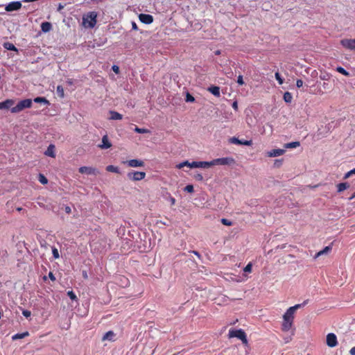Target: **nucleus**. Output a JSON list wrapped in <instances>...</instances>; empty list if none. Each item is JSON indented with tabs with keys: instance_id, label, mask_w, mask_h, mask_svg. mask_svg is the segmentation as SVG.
I'll return each mask as SVG.
<instances>
[{
	"instance_id": "f257e3e1",
	"label": "nucleus",
	"mask_w": 355,
	"mask_h": 355,
	"mask_svg": "<svg viewBox=\"0 0 355 355\" xmlns=\"http://www.w3.org/2000/svg\"><path fill=\"white\" fill-rule=\"evenodd\" d=\"M301 304H295L288 308L283 315V322L282 324V330L288 331L293 327L294 321L295 312L301 307Z\"/></svg>"
},
{
	"instance_id": "f03ea898",
	"label": "nucleus",
	"mask_w": 355,
	"mask_h": 355,
	"mask_svg": "<svg viewBox=\"0 0 355 355\" xmlns=\"http://www.w3.org/2000/svg\"><path fill=\"white\" fill-rule=\"evenodd\" d=\"M97 13L95 11L89 12L83 17V24L86 28H94L96 24Z\"/></svg>"
},
{
	"instance_id": "7ed1b4c3",
	"label": "nucleus",
	"mask_w": 355,
	"mask_h": 355,
	"mask_svg": "<svg viewBox=\"0 0 355 355\" xmlns=\"http://www.w3.org/2000/svg\"><path fill=\"white\" fill-rule=\"evenodd\" d=\"M32 100L27 98L20 101L16 106L11 107L12 113H19L26 108H30L32 106Z\"/></svg>"
},
{
	"instance_id": "20e7f679",
	"label": "nucleus",
	"mask_w": 355,
	"mask_h": 355,
	"mask_svg": "<svg viewBox=\"0 0 355 355\" xmlns=\"http://www.w3.org/2000/svg\"><path fill=\"white\" fill-rule=\"evenodd\" d=\"M234 164H235V160L231 157L217 158L211 161V166L214 165H232Z\"/></svg>"
},
{
	"instance_id": "39448f33",
	"label": "nucleus",
	"mask_w": 355,
	"mask_h": 355,
	"mask_svg": "<svg viewBox=\"0 0 355 355\" xmlns=\"http://www.w3.org/2000/svg\"><path fill=\"white\" fill-rule=\"evenodd\" d=\"M127 176L132 181H139L145 178L146 173L142 171H132L129 172Z\"/></svg>"
},
{
	"instance_id": "423d86ee",
	"label": "nucleus",
	"mask_w": 355,
	"mask_h": 355,
	"mask_svg": "<svg viewBox=\"0 0 355 355\" xmlns=\"http://www.w3.org/2000/svg\"><path fill=\"white\" fill-rule=\"evenodd\" d=\"M21 1H12L6 6L5 10L7 12L18 10L21 8Z\"/></svg>"
},
{
	"instance_id": "0eeeda50",
	"label": "nucleus",
	"mask_w": 355,
	"mask_h": 355,
	"mask_svg": "<svg viewBox=\"0 0 355 355\" xmlns=\"http://www.w3.org/2000/svg\"><path fill=\"white\" fill-rule=\"evenodd\" d=\"M245 334V331L240 329H231L229 331L228 336L229 338H237L241 340V338H242Z\"/></svg>"
},
{
	"instance_id": "6e6552de",
	"label": "nucleus",
	"mask_w": 355,
	"mask_h": 355,
	"mask_svg": "<svg viewBox=\"0 0 355 355\" xmlns=\"http://www.w3.org/2000/svg\"><path fill=\"white\" fill-rule=\"evenodd\" d=\"M327 345L330 347H334L338 345L336 336L333 333H329L327 336Z\"/></svg>"
},
{
	"instance_id": "1a4fd4ad",
	"label": "nucleus",
	"mask_w": 355,
	"mask_h": 355,
	"mask_svg": "<svg viewBox=\"0 0 355 355\" xmlns=\"http://www.w3.org/2000/svg\"><path fill=\"white\" fill-rule=\"evenodd\" d=\"M211 162H192L191 163V168H209L211 167Z\"/></svg>"
},
{
	"instance_id": "9d476101",
	"label": "nucleus",
	"mask_w": 355,
	"mask_h": 355,
	"mask_svg": "<svg viewBox=\"0 0 355 355\" xmlns=\"http://www.w3.org/2000/svg\"><path fill=\"white\" fill-rule=\"evenodd\" d=\"M341 44L346 49L355 50V39L353 40H341Z\"/></svg>"
},
{
	"instance_id": "9b49d317",
	"label": "nucleus",
	"mask_w": 355,
	"mask_h": 355,
	"mask_svg": "<svg viewBox=\"0 0 355 355\" xmlns=\"http://www.w3.org/2000/svg\"><path fill=\"white\" fill-rule=\"evenodd\" d=\"M78 171L82 174L85 173L87 175H96L98 173L96 168L89 166H81L79 168Z\"/></svg>"
},
{
	"instance_id": "f8f14e48",
	"label": "nucleus",
	"mask_w": 355,
	"mask_h": 355,
	"mask_svg": "<svg viewBox=\"0 0 355 355\" xmlns=\"http://www.w3.org/2000/svg\"><path fill=\"white\" fill-rule=\"evenodd\" d=\"M230 141L234 144L244 145L248 146H250L252 144V140H240L236 137H232L230 139Z\"/></svg>"
},
{
	"instance_id": "ddd939ff",
	"label": "nucleus",
	"mask_w": 355,
	"mask_h": 355,
	"mask_svg": "<svg viewBox=\"0 0 355 355\" xmlns=\"http://www.w3.org/2000/svg\"><path fill=\"white\" fill-rule=\"evenodd\" d=\"M139 18L142 23L146 24H150L153 21V17L148 14H140Z\"/></svg>"
},
{
	"instance_id": "4468645a",
	"label": "nucleus",
	"mask_w": 355,
	"mask_h": 355,
	"mask_svg": "<svg viewBox=\"0 0 355 355\" xmlns=\"http://www.w3.org/2000/svg\"><path fill=\"white\" fill-rule=\"evenodd\" d=\"M126 163L130 167H142L144 166V161L136 159L128 160Z\"/></svg>"
},
{
	"instance_id": "2eb2a0df",
	"label": "nucleus",
	"mask_w": 355,
	"mask_h": 355,
	"mask_svg": "<svg viewBox=\"0 0 355 355\" xmlns=\"http://www.w3.org/2000/svg\"><path fill=\"white\" fill-rule=\"evenodd\" d=\"M112 146V144L108 139L107 135H104L102 138V144L98 145V147L101 149H107Z\"/></svg>"
},
{
	"instance_id": "dca6fc26",
	"label": "nucleus",
	"mask_w": 355,
	"mask_h": 355,
	"mask_svg": "<svg viewBox=\"0 0 355 355\" xmlns=\"http://www.w3.org/2000/svg\"><path fill=\"white\" fill-rule=\"evenodd\" d=\"M285 150L284 149H274L267 153V155L270 157H278L284 155Z\"/></svg>"
},
{
	"instance_id": "f3484780",
	"label": "nucleus",
	"mask_w": 355,
	"mask_h": 355,
	"mask_svg": "<svg viewBox=\"0 0 355 355\" xmlns=\"http://www.w3.org/2000/svg\"><path fill=\"white\" fill-rule=\"evenodd\" d=\"M15 103V101L12 99H7L3 102H0V109H9Z\"/></svg>"
},
{
	"instance_id": "a211bd4d",
	"label": "nucleus",
	"mask_w": 355,
	"mask_h": 355,
	"mask_svg": "<svg viewBox=\"0 0 355 355\" xmlns=\"http://www.w3.org/2000/svg\"><path fill=\"white\" fill-rule=\"evenodd\" d=\"M332 250V245H329L328 246H326L323 250L319 251L318 252H317L315 256H314V259H318L319 257L323 255V254H328L331 250Z\"/></svg>"
},
{
	"instance_id": "6ab92c4d",
	"label": "nucleus",
	"mask_w": 355,
	"mask_h": 355,
	"mask_svg": "<svg viewBox=\"0 0 355 355\" xmlns=\"http://www.w3.org/2000/svg\"><path fill=\"white\" fill-rule=\"evenodd\" d=\"M44 154L47 156L54 158L55 157V146L53 144H50Z\"/></svg>"
},
{
	"instance_id": "aec40b11",
	"label": "nucleus",
	"mask_w": 355,
	"mask_h": 355,
	"mask_svg": "<svg viewBox=\"0 0 355 355\" xmlns=\"http://www.w3.org/2000/svg\"><path fill=\"white\" fill-rule=\"evenodd\" d=\"M207 90L215 96L219 97L220 95V87L218 86H211L208 87Z\"/></svg>"
},
{
	"instance_id": "412c9836",
	"label": "nucleus",
	"mask_w": 355,
	"mask_h": 355,
	"mask_svg": "<svg viewBox=\"0 0 355 355\" xmlns=\"http://www.w3.org/2000/svg\"><path fill=\"white\" fill-rule=\"evenodd\" d=\"M29 336V332L28 331H24L23 333H21V334H16L15 335H13L12 336V340H18V339H22V338H24L27 336Z\"/></svg>"
},
{
	"instance_id": "4be33fe9",
	"label": "nucleus",
	"mask_w": 355,
	"mask_h": 355,
	"mask_svg": "<svg viewBox=\"0 0 355 355\" xmlns=\"http://www.w3.org/2000/svg\"><path fill=\"white\" fill-rule=\"evenodd\" d=\"M3 46L4 49L7 50L13 51L16 52L18 51V49L15 47V46L12 43L9 42H4L3 44Z\"/></svg>"
},
{
	"instance_id": "5701e85b",
	"label": "nucleus",
	"mask_w": 355,
	"mask_h": 355,
	"mask_svg": "<svg viewBox=\"0 0 355 355\" xmlns=\"http://www.w3.org/2000/svg\"><path fill=\"white\" fill-rule=\"evenodd\" d=\"M52 28V25L50 22L45 21L42 23L41 24V29L43 32L47 33L51 31Z\"/></svg>"
},
{
	"instance_id": "b1692460",
	"label": "nucleus",
	"mask_w": 355,
	"mask_h": 355,
	"mask_svg": "<svg viewBox=\"0 0 355 355\" xmlns=\"http://www.w3.org/2000/svg\"><path fill=\"white\" fill-rule=\"evenodd\" d=\"M115 334L112 331H107L103 337V340H114Z\"/></svg>"
},
{
	"instance_id": "393cba45",
	"label": "nucleus",
	"mask_w": 355,
	"mask_h": 355,
	"mask_svg": "<svg viewBox=\"0 0 355 355\" xmlns=\"http://www.w3.org/2000/svg\"><path fill=\"white\" fill-rule=\"evenodd\" d=\"M110 119L112 120H121L123 118L122 114L115 111H110Z\"/></svg>"
},
{
	"instance_id": "a878e982",
	"label": "nucleus",
	"mask_w": 355,
	"mask_h": 355,
	"mask_svg": "<svg viewBox=\"0 0 355 355\" xmlns=\"http://www.w3.org/2000/svg\"><path fill=\"white\" fill-rule=\"evenodd\" d=\"M349 187V184L347 182H342L337 185L338 192H342L344 190L348 189Z\"/></svg>"
},
{
	"instance_id": "bb28decb",
	"label": "nucleus",
	"mask_w": 355,
	"mask_h": 355,
	"mask_svg": "<svg viewBox=\"0 0 355 355\" xmlns=\"http://www.w3.org/2000/svg\"><path fill=\"white\" fill-rule=\"evenodd\" d=\"M300 146V143L299 141H293L290 143H287L284 145L286 148H295Z\"/></svg>"
},
{
	"instance_id": "cd10ccee",
	"label": "nucleus",
	"mask_w": 355,
	"mask_h": 355,
	"mask_svg": "<svg viewBox=\"0 0 355 355\" xmlns=\"http://www.w3.org/2000/svg\"><path fill=\"white\" fill-rule=\"evenodd\" d=\"M106 171L108 172L119 173V169L117 166H114L113 165H108L106 167Z\"/></svg>"
},
{
	"instance_id": "c85d7f7f",
	"label": "nucleus",
	"mask_w": 355,
	"mask_h": 355,
	"mask_svg": "<svg viewBox=\"0 0 355 355\" xmlns=\"http://www.w3.org/2000/svg\"><path fill=\"white\" fill-rule=\"evenodd\" d=\"M292 99L293 96L290 92H286L284 94V100L286 103H291L292 101Z\"/></svg>"
},
{
	"instance_id": "c756f323",
	"label": "nucleus",
	"mask_w": 355,
	"mask_h": 355,
	"mask_svg": "<svg viewBox=\"0 0 355 355\" xmlns=\"http://www.w3.org/2000/svg\"><path fill=\"white\" fill-rule=\"evenodd\" d=\"M34 102L38 103H44L45 104L49 103L48 100L44 97H36L35 98H34Z\"/></svg>"
},
{
	"instance_id": "7c9ffc66",
	"label": "nucleus",
	"mask_w": 355,
	"mask_h": 355,
	"mask_svg": "<svg viewBox=\"0 0 355 355\" xmlns=\"http://www.w3.org/2000/svg\"><path fill=\"white\" fill-rule=\"evenodd\" d=\"M56 92H57L58 95L60 98H63V97H64V89H63L62 86H61V85H58V86L57 87Z\"/></svg>"
},
{
	"instance_id": "2f4dec72",
	"label": "nucleus",
	"mask_w": 355,
	"mask_h": 355,
	"mask_svg": "<svg viewBox=\"0 0 355 355\" xmlns=\"http://www.w3.org/2000/svg\"><path fill=\"white\" fill-rule=\"evenodd\" d=\"M191 162H188V161H184V162H181V163L178 164L176 166V167H177L178 168H179V169L182 168L184 166H189V167H190V168H191Z\"/></svg>"
},
{
	"instance_id": "473e14b6",
	"label": "nucleus",
	"mask_w": 355,
	"mask_h": 355,
	"mask_svg": "<svg viewBox=\"0 0 355 355\" xmlns=\"http://www.w3.org/2000/svg\"><path fill=\"white\" fill-rule=\"evenodd\" d=\"M135 131L137 133H140V134H144V133H149L150 132V130L148 129H146V128H138V127H135Z\"/></svg>"
},
{
	"instance_id": "72a5a7b5",
	"label": "nucleus",
	"mask_w": 355,
	"mask_h": 355,
	"mask_svg": "<svg viewBox=\"0 0 355 355\" xmlns=\"http://www.w3.org/2000/svg\"><path fill=\"white\" fill-rule=\"evenodd\" d=\"M39 181L42 184H47L48 182V180L47 178L42 174H40L39 175Z\"/></svg>"
},
{
	"instance_id": "f704fd0d",
	"label": "nucleus",
	"mask_w": 355,
	"mask_h": 355,
	"mask_svg": "<svg viewBox=\"0 0 355 355\" xmlns=\"http://www.w3.org/2000/svg\"><path fill=\"white\" fill-rule=\"evenodd\" d=\"M67 295L69 297V298L71 300L77 301V300H78L76 294L74 293V292L73 291H68L67 292Z\"/></svg>"
},
{
	"instance_id": "c9c22d12",
	"label": "nucleus",
	"mask_w": 355,
	"mask_h": 355,
	"mask_svg": "<svg viewBox=\"0 0 355 355\" xmlns=\"http://www.w3.org/2000/svg\"><path fill=\"white\" fill-rule=\"evenodd\" d=\"M276 80L278 81L279 85H282L284 83V79L282 78L279 72H276L275 74Z\"/></svg>"
},
{
	"instance_id": "e433bc0d",
	"label": "nucleus",
	"mask_w": 355,
	"mask_h": 355,
	"mask_svg": "<svg viewBox=\"0 0 355 355\" xmlns=\"http://www.w3.org/2000/svg\"><path fill=\"white\" fill-rule=\"evenodd\" d=\"M252 268V263H248L246 266L244 268L243 270L245 272H251Z\"/></svg>"
},
{
	"instance_id": "4c0bfd02",
	"label": "nucleus",
	"mask_w": 355,
	"mask_h": 355,
	"mask_svg": "<svg viewBox=\"0 0 355 355\" xmlns=\"http://www.w3.org/2000/svg\"><path fill=\"white\" fill-rule=\"evenodd\" d=\"M337 71L345 75V76H348L349 75V73L343 67H338L337 68Z\"/></svg>"
},
{
	"instance_id": "58836bf2",
	"label": "nucleus",
	"mask_w": 355,
	"mask_h": 355,
	"mask_svg": "<svg viewBox=\"0 0 355 355\" xmlns=\"http://www.w3.org/2000/svg\"><path fill=\"white\" fill-rule=\"evenodd\" d=\"M355 174V168L345 174L344 179H347L352 175Z\"/></svg>"
},
{
	"instance_id": "ea45409f",
	"label": "nucleus",
	"mask_w": 355,
	"mask_h": 355,
	"mask_svg": "<svg viewBox=\"0 0 355 355\" xmlns=\"http://www.w3.org/2000/svg\"><path fill=\"white\" fill-rule=\"evenodd\" d=\"M184 191H187L188 193H193V186L191 184H188L185 187Z\"/></svg>"
},
{
	"instance_id": "a19ab883",
	"label": "nucleus",
	"mask_w": 355,
	"mask_h": 355,
	"mask_svg": "<svg viewBox=\"0 0 355 355\" xmlns=\"http://www.w3.org/2000/svg\"><path fill=\"white\" fill-rule=\"evenodd\" d=\"M221 223H222V224L227 225V226H231L232 225V222L226 218H222Z\"/></svg>"
},
{
	"instance_id": "79ce46f5",
	"label": "nucleus",
	"mask_w": 355,
	"mask_h": 355,
	"mask_svg": "<svg viewBox=\"0 0 355 355\" xmlns=\"http://www.w3.org/2000/svg\"><path fill=\"white\" fill-rule=\"evenodd\" d=\"M195 101L194 97L191 95L189 93H187L186 96V101L187 102H193Z\"/></svg>"
},
{
	"instance_id": "37998d69",
	"label": "nucleus",
	"mask_w": 355,
	"mask_h": 355,
	"mask_svg": "<svg viewBox=\"0 0 355 355\" xmlns=\"http://www.w3.org/2000/svg\"><path fill=\"white\" fill-rule=\"evenodd\" d=\"M193 178L197 181H202L203 176L200 173H196L193 175Z\"/></svg>"
},
{
	"instance_id": "c03bdc74",
	"label": "nucleus",
	"mask_w": 355,
	"mask_h": 355,
	"mask_svg": "<svg viewBox=\"0 0 355 355\" xmlns=\"http://www.w3.org/2000/svg\"><path fill=\"white\" fill-rule=\"evenodd\" d=\"M53 255L55 259L59 258V252L57 248H53L52 250Z\"/></svg>"
},
{
	"instance_id": "a18cd8bd",
	"label": "nucleus",
	"mask_w": 355,
	"mask_h": 355,
	"mask_svg": "<svg viewBox=\"0 0 355 355\" xmlns=\"http://www.w3.org/2000/svg\"><path fill=\"white\" fill-rule=\"evenodd\" d=\"M237 83L240 85H243L244 84V81L243 79V76L239 75L237 78Z\"/></svg>"
},
{
	"instance_id": "49530a36",
	"label": "nucleus",
	"mask_w": 355,
	"mask_h": 355,
	"mask_svg": "<svg viewBox=\"0 0 355 355\" xmlns=\"http://www.w3.org/2000/svg\"><path fill=\"white\" fill-rule=\"evenodd\" d=\"M241 340L242 341L243 345H245L246 346L248 345V341L247 339L246 334H245L242 338H241Z\"/></svg>"
},
{
	"instance_id": "de8ad7c7",
	"label": "nucleus",
	"mask_w": 355,
	"mask_h": 355,
	"mask_svg": "<svg viewBox=\"0 0 355 355\" xmlns=\"http://www.w3.org/2000/svg\"><path fill=\"white\" fill-rule=\"evenodd\" d=\"M22 314L24 317L26 318H28L31 316V312L28 310H23L22 311Z\"/></svg>"
},
{
	"instance_id": "09e8293b",
	"label": "nucleus",
	"mask_w": 355,
	"mask_h": 355,
	"mask_svg": "<svg viewBox=\"0 0 355 355\" xmlns=\"http://www.w3.org/2000/svg\"><path fill=\"white\" fill-rule=\"evenodd\" d=\"M303 80H301V79H297V81H296V86L300 88V87H302L303 86Z\"/></svg>"
},
{
	"instance_id": "8fccbe9b",
	"label": "nucleus",
	"mask_w": 355,
	"mask_h": 355,
	"mask_svg": "<svg viewBox=\"0 0 355 355\" xmlns=\"http://www.w3.org/2000/svg\"><path fill=\"white\" fill-rule=\"evenodd\" d=\"M113 71L115 73H119V67L116 65H113L112 67Z\"/></svg>"
},
{
	"instance_id": "3c124183",
	"label": "nucleus",
	"mask_w": 355,
	"mask_h": 355,
	"mask_svg": "<svg viewBox=\"0 0 355 355\" xmlns=\"http://www.w3.org/2000/svg\"><path fill=\"white\" fill-rule=\"evenodd\" d=\"M169 200H170V202H171V205H174L175 204L176 200H175V198H173L172 196H170L169 197Z\"/></svg>"
},
{
	"instance_id": "603ef678",
	"label": "nucleus",
	"mask_w": 355,
	"mask_h": 355,
	"mask_svg": "<svg viewBox=\"0 0 355 355\" xmlns=\"http://www.w3.org/2000/svg\"><path fill=\"white\" fill-rule=\"evenodd\" d=\"M49 277L52 280V281H55V277L54 276V275L53 274V272H50L49 273Z\"/></svg>"
},
{
	"instance_id": "864d4df0",
	"label": "nucleus",
	"mask_w": 355,
	"mask_h": 355,
	"mask_svg": "<svg viewBox=\"0 0 355 355\" xmlns=\"http://www.w3.org/2000/svg\"><path fill=\"white\" fill-rule=\"evenodd\" d=\"M232 107L235 110H238V103H237V101H234L233 103H232Z\"/></svg>"
},
{
	"instance_id": "5fc2aeb1",
	"label": "nucleus",
	"mask_w": 355,
	"mask_h": 355,
	"mask_svg": "<svg viewBox=\"0 0 355 355\" xmlns=\"http://www.w3.org/2000/svg\"><path fill=\"white\" fill-rule=\"evenodd\" d=\"M64 210H65V212L67 213V214H70L71 211V208L69 206H67L65 207Z\"/></svg>"
},
{
	"instance_id": "6e6d98bb",
	"label": "nucleus",
	"mask_w": 355,
	"mask_h": 355,
	"mask_svg": "<svg viewBox=\"0 0 355 355\" xmlns=\"http://www.w3.org/2000/svg\"><path fill=\"white\" fill-rule=\"evenodd\" d=\"M349 353L351 355H355V346L350 349Z\"/></svg>"
},
{
	"instance_id": "4d7b16f0",
	"label": "nucleus",
	"mask_w": 355,
	"mask_h": 355,
	"mask_svg": "<svg viewBox=\"0 0 355 355\" xmlns=\"http://www.w3.org/2000/svg\"><path fill=\"white\" fill-rule=\"evenodd\" d=\"M132 29H134V30H137L138 29V27H137V26L135 22H132Z\"/></svg>"
},
{
	"instance_id": "13d9d810",
	"label": "nucleus",
	"mask_w": 355,
	"mask_h": 355,
	"mask_svg": "<svg viewBox=\"0 0 355 355\" xmlns=\"http://www.w3.org/2000/svg\"><path fill=\"white\" fill-rule=\"evenodd\" d=\"M192 252L194 254H196L198 257L200 258L201 256H200V253L198 252L193 250V251H192Z\"/></svg>"
},
{
	"instance_id": "bf43d9fd",
	"label": "nucleus",
	"mask_w": 355,
	"mask_h": 355,
	"mask_svg": "<svg viewBox=\"0 0 355 355\" xmlns=\"http://www.w3.org/2000/svg\"><path fill=\"white\" fill-rule=\"evenodd\" d=\"M83 277H84V278H85V279H86V278H87V272H86L85 271H84V272H83Z\"/></svg>"
},
{
	"instance_id": "052dcab7",
	"label": "nucleus",
	"mask_w": 355,
	"mask_h": 355,
	"mask_svg": "<svg viewBox=\"0 0 355 355\" xmlns=\"http://www.w3.org/2000/svg\"><path fill=\"white\" fill-rule=\"evenodd\" d=\"M355 198V192L352 194V196L349 198V200H352Z\"/></svg>"
},
{
	"instance_id": "680f3d73",
	"label": "nucleus",
	"mask_w": 355,
	"mask_h": 355,
	"mask_svg": "<svg viewBox=\"0 0 355 355\" xmlns=\"http://www.w3.org/2000/svg\"><path fill=\"white\" fill-rule=\"evenodd\" d=\"M216 55H220V51L219 50L216 51L215 52Z\"/></svg>"
},
{
	"instance_id": "e2e57ef3",
	"label": "nucleus",
	"mask_w": 355,
	"mask_h": 355,
	"mask_svg": "<svg viewBox=\"0 0 355 355\" xmlns=\"http://www.w3.org/2000/svg\"><path fill=\"white\" fill-rule=\"evenodd\" d=\"M21 209H22V208H21V207H18V208H17V210L18 211H20Z\"/></svg>"
},
{
	"instance_id": "0e129e2a",
	"label": "nucleus",
	"mask_w": 355,
	"mask_h": 355,
	"mask_svg": "<svg viewBox=\"0 0 355 355\" xmlns=\"http://www.w3.org/2000/svg\"><path fill=\"white\" fill-rule=\"evenodd\" d=\"M125 281L127 282V283L125 284V286H127V285H128V279H125Z\"/></svg>"
},
{
	"instance_id": "69168bd1",
	"label": "nucleus",
	"mask_w": 355,
	"mask_h": 355,
	"mask_svg": "<svg viewBox=\"0 0 355 355\" xmlns=\"http://www.w3.org/2000/svg\"><path fill=\"white\" fill-rule=\"evenodd\" d=\"M2 313L0 311V319L1 318Z\"/></svg>"
}]
</instances>
